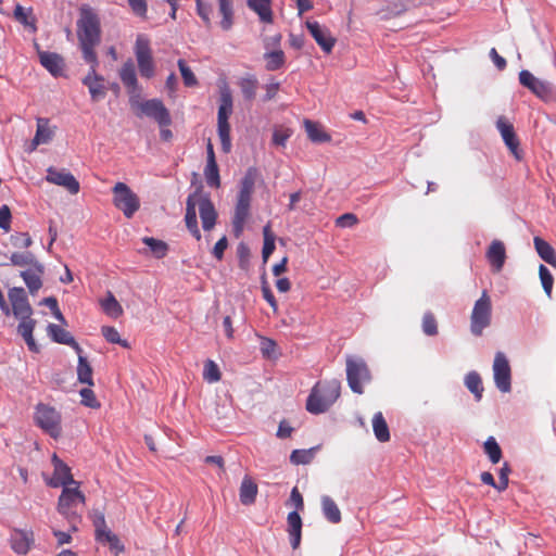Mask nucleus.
I'll list each match as a JSON object with an SVG mask.
<instances>
[{"label":"nucleus","instance_id":"nucleus-1","mask_svg":"<svg viewBox=\"0 0 556 556\" xmlns=\"http://www.w3.org/2000/svg\"><path fill=\"white\" fill-rule=\"evenodd\" d=\"M77 38L84 60L90 65L99 64L96 47L101 40L100 18L88 7L80 9V16L77 21Z\"/></svg>","mask_w":556,"mask_h":556},{"label":"nucleus","instance_id":"nucleus-2","mask_svg":"<svg viewBox=\"0 0 556 556\" xmlns=\"http://www.w3.org/2000/svg\"><path fill=\"white\" fill-rule=\"evenodd\" d=\"M8 296L11 303L10 313L12 312L15 318L20 319L17 332L25 340L29 351L38 353L39 346L37 345L33 337L36 320L31 318L33 308L28 302L27 294L24 288H11L8 292Z\"/></svg>","mask_w":556,"mask_h":556},{"label":"nucleus","instance_id":"nucleus-3","mask_svg":"<svg viewBox=\"0 0 556 556\" xmlns=\"http://www.w3.org/2000/svg\"><path fill=\"white\" fill-rule=\"evenodd\" d=\"M341 394V382L337 379L318 381L306 400V409L319 415L327 412Z\"/></svg>","mask_w":556,"mask_h":556},{"label":"nucleus","instance_id":"nucleus-4","mask_svg":"<svg viewBox=\"0 0 556 556\" xmlns=\"http://www.w3.org/2000/svg\"><path fill=\"white\" fill-rule=\"evenodd\" d=\"M86 503V496L75 488H63L58 501V511L67 520L71 531L76 532L81 521V510Z\"/></svg>","mask_w":556,"mask_h":556},{"label":"nucleus","instance_id":"nucleus-5","mask_svg":"<svg viewBox=\"0 0 556 556\" xmlns=\"http://www.w3.org/2000/svg\"><path fill=\"white\" fill-rule=\"evenodd\" d=\"M129 104L136 116H147L154 119L160 127H168L172 124L169 111L159 99L140 100V94L129 98Z\"/></svg>","mask_w":556,"mask_h":556},{"label":"nucleus","instance_id":"nucleus-6","mask_svg":"<svg viewBox=\"0 0 556 556\" xmlns=\"http://www.w3.org/2000/svg\"><path fill=\"white\" fill-rule=\"evenodd\" d=\"M232 113V96L227 86L220 89L219 108L217 113V130L222 149L228 153L231 149L230 125L228 118Z\"/></svg>","mask_w":556,"mask_h":556},{"label":"nucleus","instance_id":"nucleus-7","mask_svg":"<svg viewBox=\"0 0 556 556\" xmlns=\"http://www.w3.org/2000/svg\"><path fill=\"white\" fill-rule=\"evenodd\" d=\"M35 424L54 440L62 435V416L59 410L48 404L39 403L35 407Z\"/></svg>","mask_w":556,"mask_h":556},{"label":"nucleus","instance_id":"nucleus-8","mask_svg":"<svg viewBox=\"0 0 556 556\" xmlns=\"http://www.w3.org/2000/svg\"><path fill=\"white\" fill-rule=\"evenodd\" d=\"M492 321V301L486 290H483L481 296L475 302L470 314V332L475 337H481L484 329L491 326Z\"/></svg>","mask_w":556,"mask_h":556},{"label":"nucleus","instance_id":"nucleus-9","mask_svg":"<svg viewBox=\"0 0 556 556\" xmlns=\"http://www.w3.org/2000/svg\"><path fill=\"white\" fill-rule=\"evenodd\" d=\"M346 380L350 389L354 393H364V384L370 382L371 375L363 358L354 356L346 357Z\"/></svg>","mask_w":556,"mask_h":556},{"label":"nucleus","instance_id":"nucleus-10","mask_svg":"<svg viewBox=\"0 0 556 556\" xmlns=\"http://www.w3.org/2000/svg\"><path fill=\"white\" fill-rule=\"evenodd\" d=\"M112 192L115 207L122 211L125 217L131 218L140 207L139 197L121 181L114 185Z\"/></svg>","mask_w":556,"mask_h":556},{"label":"nucleus","instance_id":"nucleus-11","mask_svg":"<svg viewBox=\"0 0 556 556\" xmlns=\"http://www.w3.org/2000/svg\"><path fill=\"white\" fill-rule=\"evenodd\" d=\"M135 55L140 75L144 78H152L155 74V65L150 48V40L144 35H138L135 43Z\"/></svg>","mask_w":556,"mask_h":556},{"label":"nucleus","instance_id":"nucleus-12","mask_svg":"<svg viewBox=\"0 0 556 556\" xmlns=\"http://www.w3.org/2000/svg\"><path fill=\"white\" fill-rule=\"evenodd\" d=\"M493 376L496 388L507 393L511 390V369L506 355L497 352L493 362Z\"/></svg>","mask_w":556,"mask_h":556},{"label":"nucleus","instance_id":"nucleus-13","mask_svg":"<svg viewBox=\"0 0 556 556\" xmlns=\"http://www.w3.org/2000/svg\"><path fill=\"white\" fill-rule=\"evenodd\" d=\"M520 84L528 88L538 98L549 101L554 98V90L549 83L536 78L532 73L527 70H522L519 73Z\"/></svg>","mask_w":556,"mask_h":556},{"label":"nucleus","instance_id":"nucleus-14","mask_svg":"<svg viewBox=\"0 0 556 556\" xmlns=\"http://www.w3.org/2000/svg\"><path fill=\"white\" fill-rule=\"evenodd\" d=\"M53 465V476L47 480V484L51 488H68L71 484H78L74 480L71 468L54 453L51 457Z\"/></svg>","mask_w":556,"mask_h":556},{"label":"nucleus","instance_id":"nucleus-15","mask_svg":"<svg viewBox=\"0 0 556 556\" xmlns=\"http://www.w3.org/2000/svg\"><path fill=\"white\" fill-rule=\"evenodd\" d=\"M46 180L50 184L63 187L71 194H77L80 190L79 181L73 174L65 169L60 170L52 166L49 167L47 169Z\"/></svg>","mask_w":556,"mask_h":556},{"label":"nucleus","instance_id":"nucleus-16","mask_svg":"<svg viewBox=\"0 0 556 556\" xmlns=\"http://www.w3.org/2000/svg\"><path fill=\"white\" fill-rule=\"evenodd\" d=\"M496 128L500 131L506 147L516 160L522 159V151L519 149V139L516 136L513 124L504 116L498 117Z\"/></svg>","mask_w":556,"mask_h":556},{"label":"nucleus","instance_id":"nucleus-17","mask_svg":"<svg viewBox=\"0 0 556 556\" xmlns=\"http://www.w3.org/2000/svg\"><path fill=\"white\" fill-rule=\"evenodd\" d=\"M201 198V188H198L194 192L190 193L186 202V216L185 222L188 230L199 241L201 239V232L198 227L197 218V206L199 207V199Z\"/></svg>","mask_w":556,"mask_h":556},{"label":"nucleus","instance_id":"nucleus-18","mask_svg":"<svg viewBox=\"0 0 556 556\" xmlns=\"http://www.w3.org/2000/svg\"><path fill=\"white\" fill-rule=\"evenodd\" d=\"M306 27L318 43V46L326 52L330 53L336 45V38L330 35V31L327 28H324L316 21H307Z\"/></svg>","mask_w":556,"mask_h":556},{"label":"nucleus","instance_id":"nucleus-19","mask_svg":"<svg viewBox=\"0 0 556 556\" xmlns=\"http://www.w3.org/2000/svg\"><path fill=\"white\" fill-rule=\"evenodd\" d=\"M98 65L99 64L90 65L87 76L83 79V84L88 87L93 101L104 98L106 93V88L103 84L104 79L97 74Z\"/></svg>","mask_w":556,"mask_h":556},{"label":"nucleus","instance_id":"nucleus-20","mask_svg":"<svg viewBox=\"0 0 556 556\" xmlns=\"http://www.w3.org/2000/svg\"><path fill=\"white\" fill-rule=\"evenodd\" d=\"M119 78L126 87L129 98L134 94L141 93L132 60L129 59L122 65L119 70Z\"/></svg>","mask_w":556,"mask_h":556},{"label":"nucleus","instance_id":"nucleus-21","mask_svg":"<svg viewBox=\"0 0 556 556\" xmlns=\"http://www.w3.org/2000/svg\"><path fill=\"white\" fill-rule=\"evenodd\" d=\"M199 213L202 220V227L204 230L210 231L216 224L217 213L208 195L201 191V198L199 199Z\"/></svg>","mask_w":556,"mask_h":556},{"label":"nucleus","instance_id":"nucleus-22","mask_svg":"<svg viewBox=\"0 0 556 556\" xmlns=\"http://www.w3.org/2000/svg\"><path fill=\"white\" fill-rule=\"evenodd\" d=\"M486 260L489 261L492 269L495 273H500L506 261V249L501 240H493L485 253Z\"/></svg>","mask_w":556,"mask_h":556},{"label":"nucleus","instance_id":"nucleus-23","mask_svg":"<svg viewBox=\"0 0 556 556\" xmlns=\"http://www.w3.org/2000/svg\"><path fill=\"white\" fill-rule=\"evenodd\" d=\"M43 274L45 266L41 263L21 271L20 276L25 281L30 294H36L41 289Z\"/></svg>","mask_w":556,"mask_h":556},{"label":"nucleus","instance_id":"nucleus-24","mask_svg":"<svg viewBox=\"0 0 556 556\" xmlns=\"http://www.w3.org/2000/svg\"><path fill=\"white\" fill-rule=\"evenodd\" d=\"M49 337L56 343L66 344L72 346L77 353H81L80 345L76 342L74 337L62 327L55 324H49L47 327Z\"/></svg>","mask_w":556,"mask_h":556},{"label":"nucleus","instance_id":"nucleus-25","mask_svg":"<svg viewBox=\"0 0 556 556\" xmlns=\"http://www.w3.org/2000/svg\"><path fill=\"white\" fill-rule=\"evenodd\" d=\"M251 199L238 195L235 215L232 218L233 229L237 236L242 231L243 225L250 214Z\"/></svg>","mask_w":556,"mask_h":556},{"label":"nucleus","instance_id":"nucleus-26","mask_svg":"<svg viewBox=\"0 0 556 556\" xmlns=\"http://www.w3.org/2000/svg\"><path fill=\"white\" fill-rule=\"evenodd\" d=\"M39 59L41 65L54 77L62 75L64 71L63 58L54 52H39Z\"/></svg>","mask_w":556,"mask_h":556},{"label":"nucleus","instance_id":"nucleus-27","mask_svg":"<svg viewBox=\"0 0 556 556\" xmlns=\"http://www.w3.org/2000/svg\"><path fill=\"white\" fill-rule=\"evenodd\" d=\"M288 533L293 549L299 548L302 539V519L298 511H291L287 517Z\"/></svg>","mask_w":556,"mask_h":556},{"label":"nucleus","instance_id":"nucleus-28","mask_svg":"<svg viewBox=\"0 0 556 556\" xmlns=\"http://www.w3.org/2000/svg\"><path fill=\"white\" fill-rule=\"evenodd\" d=\"M54 130L50 127L48 118H37V130L31 141L33 149H36L39 144L48 143L52 140Z\"/></svg>","mask_w":556,"mask_h":556},{"label":"nucleus","instance_id":"nucleus-29","mask_svg":"<svg viewBox=\"0 0 556 556\" xmlns=\"http://www.w3.org/2000/svg\"><path fill=\"white\" fill-rule=\"evenodd\" d=\"M247 4L258 15L261 22L266 24L274 22L271 0H248Z\"/></svg>","mask_w":556,"mask_h":556},{"label":"nucleus","instance_id":"nucleus-30","mask_svg":"<svg viewBox=\"0 0 556 556\" xmlns=\"http://www.w3.org/2000/svg\"><path fill=\"white\" fill-rule=\"evenodd\" d=\"M257 493V484L252 480L251 477L245 476L239 490L240 502L243 505H252L256 500Z\"/></svg>","mask_w":556,"mask_h":556},{"label":"nucleus","instance_id":"nucleus-31","mask_svg":"<svg viewBox=\"0 0 556 556\" xmlns=\"http://www.w3.org/2000/svg\"><path fill=\"white\" fill-rule=\"evenodd\" d=\"M533 244L539 256L556 269V252L555 249L541 237H534Z\"/></svg>","mask_w":556,"mask_h":556},{"label":"nucleus","instance_id":"nucleus-32","mask_svg":"<svg viewBox=\"0 0 556 556\" xmlns=\"http://www.w3.org/2000/svg\"><path fill=\"white\" fill-rule=\"evenodd\" d=\"M33 543L31 533L15 530L11 535V546L14 552L21 555L27 554Z\"/></svg>","mask_w":556,"mask_h":556},{"label":"nucleus","instance_id":"nucleus-33","mask_svg":"<svg viewBox=\"0 0 556 556\" xmlns=\"http://www.w3.org/2000/svg\"><path fill=\"white\" fill-rule=\"evenodd\" d=\"M94 536L99 543L109 545L110 549L114 552L115 555L123 553L125 549L118 536L115 533H113L110 529H106L101 533H97V535Z\"/></svg>","mask_w":556,"mask_h":556},{"label":"nucleus","instance_id":"nucleus-34","mask_svg":"<svg viewBox=\"0 0 556 556\" xmlns=\"http://www.w3.org/2000/svg\"><path fill=\"white\" fill-rule=\"evenodd\" d=\"M372 430L379 442L384 443L390 440L389 427L381 412L376 413L372 417Z\"/></svg>","mask_w":556,"mask_h":556},{"label":"nucleus","instance_id":"nucleus-35","mask_svg":"<svg viewBox=\"0 0 556 556\" xmlns=\"http://www.w3.org/2000/svg\"><path fill=\"white\" fill-rule=\"evenodd\" d=\"M321 507L323 513L329 522L339 523L341 521V511L336 502L331 497L327 495L323 496Z\"/></svg>","mask_w":556,"mask_h":556},{"label":"nucleus","instance_id":"nucleus-36","mask_svg":"<svg viewBox=\"0 0 556 556\" xmlns=\"http://www.w3.org/2000/svg\"><path fill=\"white\" fill-rule=\"evenodd\" d=\"M256 177H257V169L255 167L248 168V170L245 172V174L241 180L240 191H239L238 195L252 199V193L254 190Z\"/></svg>","mask_w":556,"mask_h":556},{"label":"nucleus","instance_id":"nucleus-37","mask_svg":"<svg viewBox=\"0 0 556 556\" xmlns=\"http://www.w3.org/2000/svg\"><path fill=\"white\" fill-rule=\"evenodd\" d=\"M304 126H305V130H306L308 138L313 142L330 141V139H331L330 136L324 131L323 127L318 123H315L309 119H305Z\"/></svg>","mask_w":556,"mask_h":556},{"label":"nucleus","instance_id":"nucleus-38","mask_svg":"<svg viewBox=\"0 0 556 556\" xmlns=\"http://www.w3.org/2000/svg\"><path fill=\"white\" fill-rule=\"evenodd\" d=\"M242 96L245 100L252 101L256 96V90L258 87V80L254 75H248L242 77L238 83Z\"/></svg>","mask_w":556,"mask_h":556},{"label":"nucleus","instance_id":"nucleus-39","mask_svg":"<svg viewBox=\"0 0 556 556\" xmlns=\"http://www.w3.org/2000/svg\"><path fill=\"white\" fill-rule=\"evenodd\" d=\"M10 264L18 267L31 268L40 264V262H38L34 253L27 251L12 253L10 256Z\"/></svg>","mask_w":556,"mask_h":556},{"label":"nucleus","instance_id":"nucleus-40","mask_svg":"<svg viewBox=\"0 0 556 556\" xmlns=\"http://www.w3.org/2000/svg\"><path fill=\"white\" fill-rule=\"evenodd\" d=\"M219 13L223 18L220 21V27L224 30H229L233 24V9H232V0H217Z\"/></svg>","mask_w":556,"mask_h":556},{"label":"nucleus","instance_id":"nucleus-41","mask_svg":"<svg viewBox=\"0 0 556 556\" xmlns=\"http://www.w3.org/2000/svg\"><path fill=\"white\" fill-rule=\"evenodd\" d=\"M78 381L86 383L89 387L93 386L92 368L85 356L78 353V366H77Z\"/></svg>","mask_w":556,"mask_h":556},{"label":"nucleus","instance_id":"nucleus-42","mask_svg":"<svg viewBox=\"0 0 556 556\" xmlns=\"http://www.w3.org/2000/svg\"><path fill=\"white\" fill-rule=\"evenodd\" d=\"M101 306L104 313L113 318H118L124 312L112 292H108L106 298L101 301Z\"/></svg>","mask_w":556,"mask_h":556},{"label":"nucleus","instance_id":"nucleus-43","mask_svg":"<svg viewBox=\"0 0 556 556\" xmlns=\"http://www.w3.org/2000/svg\"><path fill=\"white\" fill-rule=\"evenodd\" d=\"M467 389L475 395L477 401H480L483 393V386L481 377L476 371H470L465 378Z\"/></svg>","mask_w":556,"mask_h":556},{"label":"nucleus","instance_id":"nucleus-44","mask_svg":"<svg viewBox=\"0 0 556 556\" xmlns=\"http://www.w3.org/2000/svg\"><path fill=\"white\" fill-rule=\"evenodd\" d=\"M263 236H264V244H263V250H262V257H263L264 263H266L275 250V235L271 231L270 224H267L263 228Z\"/></svg>","mask_w":556,"mask_h":556},{"label":"nucleus","instance_id":"nucleus-45","mask_svg":"<svg viewBox=\"0 0 556 556\" xmlns=\"http://www.w3.org/2000/svg\"><path fill=\"white\" fill-rule=\"evenodd\" d=\"M142 242L150 248L156 258H163L167 254L168 245L162 240L152 237H144Z\"/></svg>","mask_w":556,"mask_h":556},{"label":"nucleus","instance_id":"nucleus-46","mask_svg":"<svg viewBox=\"0 0 556 556\" xmlns=\"http://www.w3.org/2000/svg\"><path fill=\"white\" fill-rule=\"evenodd\" d=\"M204 176L206 182L210 187L219 188L220 178L219 170L216 161L211 160V162H206V166L204 169Z\"/></svg>","mask_w":556,"mask_h":556},{"label":"nucleus","instance_id":"nucleus-47","mask_svg":"<svg viewBox=\"0 0 556 556\" xmlns=\"http://www.w3.org/2000/svg\"><path fill=\"white\" fill-rule=\"evenodd\" d=\"M267 71H277L285 64V53L282 50H275L264 54Z\"/></svg>","mask_w":556,"mask_h":556},{"label":"nucleus","instance_id":"nucleus-48","mask_svg":"<svg viewBox=\"0 0 556 556\" xmlns=\"http://www.w3.org/2000/svg\"><path fill=\"white\" fill-rule=\"evenodd\" d=\"M316 447L308 450H294L290 455V462L294 465L309 464L315 457Z\"/></svg>","mask_w":556,"mask_h":556},{"label":"nucleus","instance_id":"nucleus-49","mask_svg":"<svg viewBox=\"0 0 556 556\" xmlns=\"http://www.w3.org/2000/svg\"><path fill=\"white\" fill-rule=\"evenodd\" d=\"M203 378L205 381L210 383L217 382L220 380L222 374L217 364L214 361L207 359L204 363Z\"/></svg>","mask_w":556,"mask_h":556},{"label":"nucleus","instance_id":"nucleus-50","mask_svg":"<svg viewBox=\"0 0 556 556\" xmlns=\"http://www.w3.org/2000/svg\"><path fill=\"white\" fill-rule=\"evenodd\" d=\"M484 452L493 464H497L502 458V450L493 437L484 442Z\"/></svg>","mask_w":556,"mask_h":556},{"label":"nucleus","instance_id":"nucleus-51","mask_svg":"<svg viewBox=\"0 0 556 556\" xmlns=\"http://www.w3.org/2000/svg\"><path fill=\"white\" fill-rule=\"evenodd\" d=\"M184 84L186 87H194L198 85V79L191 68L187 65L186 61L180 59L177 62Z\"/></svg>","mask_w":556,"mask_h":556},{"label":"nucleus","instance_id":"nucleus-52","mask_svg":"<svg viewBox=\"0 0 556 556\" xmlns=\"http://www.w3.org/2000/svg\"><path fill=\"white\" fill-rule=\"evenodd\" d=\"M539 276H540V280H541L544 292L546 293V295L548 298H551L553 285H554V278H553L551 271L548 270V268L543 264H541L539 266Z\"/></svg>","mask_w":556,"mask_h":556},{"label":"nucleus","instance_id":"nucleus-53","mask_svg":"<svg viewBox=\"0 0 556 556\" xmlns=\"http://www.w3.org/2000/svg\"><path fill=\"white\" fill-rule=\"evenodd\" d=\"M101 332L108 342L119 344L126 349L129 348L128 342L126 340L121 339L117 329H115L114 327L103 326L101 328Z\"/></svg>","mask_w":556,"mask_h":556},{"label":"nucleus","instance_id":"nucleus-54","mask_svg":"<svg viewBox=\"0 0 556 556\" xmlns=\"http://www.w3.org/2000/svg\"><path fill=\"white\" fill-rule=\"evenodd\" d=\"M14 17L16 18V21H18L23 25L30 26L34 29H36V26H35L36 20L31 15L30 10L28 12H26L22 5L17 4L14 9Z\"/></svg>","mask_w":556,"mask_h":556},{"label":"nucleus","instance_id":"nucleus-55","mask_svg":"<svg viewBox=\"0 0 556 556\" xmlns=\"http://www.w3.org/2000/svg\"><path fill=\"white\" fill-rule=\"evenodd\" d=\"M197 13L202 18L204 24L211 26V15L213 14V7L204 0H195Z\"/></svg>","mask_w":556,"mask_h":556},{"label":"nucleus","instance_id":"nucleus-56","mask_svg":"<svg viewBox=\"0 0 556 556\" xmlns=\"http://www.w3.org/2000/svg\"><path fill=\"white\" fill-rule=\"evenodd\" d=\"M422 331L427 336H435L438 333V323L434 315L430 312L422 317Z\"/></svg>","mask_w":556,"mask_h":556},{"label":"nucleus","instance_id":"nucleus-57","mask_svg":"<svg viewBox=\"0 0 556 556\" xmlns=\"http://www.w3.org/2000/svg\"><path fill=\"white\" fill-rule=\"evenodd\" d=\"M79 394L81 396L83 405L90 407V408H99L100 407V402L97 400V396H96L94 392L92 391V389L84 388L80 390Z\"/></svg>","mask_w":556,"mask_h":556},{"label":"nucleus","instance_id":"nucleus-58","mask_svg":"<svg viewBox=\"0 0 556 556\" xmlns=\"http://www.w3.org/2000/svg\"><path fill=\"white\" fill-rule=\"evenodd\" d=\"M127 2H128V5L130 7L131 12L136 16H138L142 20L147 18V13H148L147 0H127Z\"/></svg>","mask_w":556,"mask_h":556},{"label":"nucleus","instance_id":"nucleus-59","mask_svg":"<svg viewBox=\"0 0 556 556\" xmlns=\"http://www.w3.org/2000/svg\"><path fill=\"white\" fill-rule=\"evenodd\" d=\"M291 137V130L288 128H275L273 132V143L276 146L285 147L288 139Z\"/></svg>","mask_w":556,"mask_h":556},{"label":"nucleus","instance_id":"nucleus-60","mask_svg":"<svg viewBox=\"0 0 556 556\" xmlns=\"http://www.w3.org/2000/svg\"><path fill=\"white\" fill-rule=\"evenodd\" d=\"M358 223V218L353 213H345L336 219V226L341 228L353 227Z\"/></svg>","mask_w":556,"mask_h":556},{"label":"nucleus","instance_id":"nucleus-61","mask_svg":"<svg viewBox=\"0 0 556 556\" xmlns=\"http://www.w3.org/2000/svg\"><path fill=\"white\" fill-rule=\"evenodd\" d=\"M11 211L8 205H2L0 207V228L8 232L11 229Z\"/></svg>","mask_w":556,"mask_h":556},{"label":"nucleus","instance_id":"nucleus-62","mask_svg":"<svg viewBox=\"0 0 556 556\" xmlns=\"http://www.w3.org/2000/svg\"><path fill=\"white\" fill-rule=\"evenodd\" d=\"M262 293H263L264 300L273 307L274 311H277L278 303H277L275 295L271 292L265 277H263V281H262Z\"/></svg>","mask_w":556,"mask_h":556},{"label":"nucleus","instance_id":"nucleus-63","mask_svg":"<svg viewBox=\"0 0 556 556\" xmlns=\"http://www.w3.org/2000/svg\"><path fill=\"white\" fill-rule=\"evenodd\" d=\"M92 523L94 526V535L109 529L106 527L105 517L101 511H94L92 514Z\"/></svg>","mask_w":556,"mask_h":556},{"label":"nucleus","instance_id":"nucleus-64","mask_svg":"<svg viewBox=\"0 0 556 556\" xmlns=\"http://www.w3.org/2000/svg\"><path fill=\"white\" fill-rule=\"evenodd\" d=\"M12 239L14 240V245L22 249H27L33 244V240L28 232H22L16 236H13Z\"/></svg>","mask_w":556,"mask_h":556}]
</instances>
